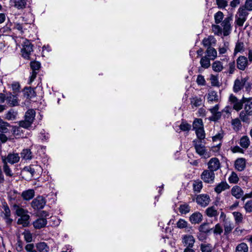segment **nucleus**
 Returning a JSON list of instances; mask_svg holds the SVG:
<instances>
[{
	"mask_svg": "<svg viewBox=\"0 0 252 252\" xmlns=\"http://www.w3.org/2000/svg\"><path fill=\"white\" fill-rule=\"evenodd\" d=\"M193 146L195 149L196 152L200 156L205 158H207L209 155L207 152V150L205 146L202 144V142L200 140H194L193 141Z\"/></svg>",
	"mask_w": 252,
	"mask_h": 252,
	"instance_id": "1",
	"label": "nucleus"
},
{
	"mask_svg": "<svg viewBox=\"0 0 252 252\" xmlns=\"http://www.w3.org/2000/svg\"><path fill=\"white\" fill-rule=\"evenodd\" d=\"M232 21V15H230L222 21L221 25L223 28V34L224 36H227L231 33L232 30L231 23Z\"/></svg>",
	"mask_w": 252,
	"mask_h": 252,
	"instance_id": "2",
	"label": "nucleus"
},
{
	"mask_svg": "<svg viewBox=\"0 0 252 252\" xmlns=\"http://www.w3.org/2000/svg\"><path fill=\"white\" fill-rule=\"evenodd\" d=\"M46 204L44 197L38 196L35 198L31 202V206L34 210H38L43 209Z\"/></svg>",
	"mask_w": 252,
	"mask_h": 252,
	"instance_id": "3",
	"label": "nucleus"
},
{
	"mask_svg": "<svg viewBox=\"0 0 252 252\" xmlns=\"http://www.w3.org/2000/svg\"><path fill=\"white\" fill-rule=\"evenodd\" d=\"M2 162L10 164H14L19 161L20 157L17 153H9L7 156H2Z\"/></svg>",
	"mask_w": 252,
	"mask_h": 252,
	"instance_id": "4",
	"label": "nucleus"
},
{
	"mask_svg": "<svg viewBox=\"0 0 252 252\" xmlns=\"http://www.w3.org/2000/svg\"><path fill=\"white\" fill-rule=\"evenodd\" d=\"M214 171L209 169H206L203 171L201 175V179L206 183L211 184L213 183L215 179Z\"/></svg>",
	"mask_w": 252,
	"mask_h": 252,
	"instance_id": "5",
	"label": "nucleus"
},
{
	"mask_svg": "<svg viewBox=\"0 0 252 252\" xmlns=\"http://www.w3.org/2000/svg\"><path fill=\"white\" fill-rule=\"evenodd\" d=\"M195 239L194 237L189 234H185L182 237V243L185 248L193 247Z\"/></svg>",
	"mask_w": 252,
	"mask_h": 252,
	"instance_id": "6",
	"label": "nucleus"
},
{
	"mask_svg": "<svg viewBox=\"0 0 252 252\" xmlns=\"http://www.w3.org/2000/svg\"><path fill=\"white\" fill-rule=\"evenodd\" d=\"M23 46L22 56L24 58L28 59L30 53L32 51V46L29 40H25L23 42Z\"/></svg>",
	"mask_w": 252,
	"mask_h": 252,
	"instance_id": "7",
	"label": "nucleus"
},
{
	"mask_svg": "<svg viewBox=\"0 0 252 252\" xmlns=\"http://www.w3.org/2000/svg\"><path fill=\"white\" fill-rule=\"evenodd\" d=\"M248 80L247 78H238L234 82L233 86V91L235 93H237L240 91L245 85Z\"/></svg>",
	"mask_w": 252,
	"mask_h": 252,
	"instance_id": "8",
	"label": "nucleus"
},
{
	"mask_svg": "<svg viewBox=\"0 0 252 252\" xmlns=\"http://www.w3.org/2000/svg\"><path fill=\"white\" fill-rule=\"evenodd\" d=\"M40 67V63L38 62H32L31 63V68L32 70V74L30 77V83H32L36 77L38 71Z\"/></svg>",
	"mask_w": 252,
	"mask_h": 252,
	"instance_id": "9",
	"label": "nucleus"
},
{
	"mask_svg": "<svg viewBox=\"0 0 252 252\" xmlns=\"http://www.w3.org/2000/svg\"><path fill=\"white\" fill-rule=\"evenodd\" d=\"M219 106L218 104L216 105L214 107L209 109V111L212 113V116L210 120L213 121H217L219 120L221 116V112L219 111Z\"/></svg>",
	"mask_w": 252,
	"mask_h": 252,
	"instance_id": "10",
	"label": "nucleus"
},
{
	"mask_svg": "<svg viewBox=\"0 0 252 252\" xmlns=\"http://www.w3.org/2000/svg\"><path fill=\"white\" fill-rule=\"evenodd\" d=\"M196 200L197 203L202 207L207 206L210 201V197L207 194L198 195L196 197Z\"/></svg>",
	"mask_w": 252,
	"mask_h": 252,
	"instance_id": "11",
	"label": "nucleus"
},
{
	"mask_svg": "<svg viewBox=\"0 0 252 252\" xmlns=\"http://www.w3.org/2000/svg\"><path fill=\"white\" fill-rule=\"evenodd\" d=\"M206 215L210 218H216L220 214V211L217 205L207 208L205 210Z\"/></svg>",
	"mask_w": 252,
	"mask_h": 252,
	"instance_id": "12",
	"label": "nucleus"
},
{
	"mask_svg": "<svg viewBox=\"0 0 252 252\" xmlns=\"http://www.w3.org/2000/svg\"><path fill=\"white\" fill-rule=\"evenodd\" d=\"M208 169L213 171L218 170L220 167V164L218 158H213L210 159L208 163Z\"/></svg>",
	"mask_w": 252,
	"mask_h": 252,
	"instance_id": "13",
	"label": "nucleus"
},
{
	"mask_svg": "<svg viewBox=\"0 0 252 252\" xmlns=\"http://www.w3.org/2000/svg\"><path fill=\"white\" fill-rule=\"evenodd\" d=\"M252 98V97L246 98L243 97L241 100H238L233 104V108L237 111L240 110L243 107V104L246 103L247 101L251 100Z\"/></svg>",
	"mask_w": 252,
	"mask_h": 252,
	"instance_id": "14",
	"label": "nucleus"
},
{
	"mask_svg": "<svg viewBox=\"0 0 252 252\" xmlns=\"http://www.w3.org/2000/svg\"><path fill=\"white\" fill-rule=\"evenodd\" d=\"M202 214L198 212L193 213L189 217V220L192 224L199 223L202 220Z\"/></svg>",
	"mask_w": 252,
	"mask_h": 252,
	"instance_id": "15",
	"label": "nucleus"
},
{
	"mask_svg": "<svg viewBox=\"0 0 252 252\" xmlns=\"http://www.w3.org/2000/svg\"><path fill=\"white\" fill-rule=\"evenodd\" d=\"M246 159L244 158H237L235 161V168L239 171H243L246 167Z\"/></svg>",
	"mask_w": 252,
	"mask_h": 252,
	"instance_id": "16",
	"label": "nucleus"
},
{
	"mask_svg": "<svg viewBox=\"0 0 252 252\" xmlns=\"http://www.w3.org/2000/svg\"><path fill=\"white\" fill-rule=\"evenodd\" d=\"M237 67L242 70H244L248 65L247 58L244 56L239 57L237 60Z\"/></svg>",
	"mask_w": 252,
	"mask_h": 252,
	"instance_id": "17",
	"label": "nucleus"
},
{
	"mask_svg": "<svg viewBox=\"0 0 252 252\" xmlns=\"http://www.w3.org/2000/svg\"><path fill=\"white\" fill-rule=\"evenodd\" d=\"M231 194L237 199H239L244 195V191L240 187L235 186L231 189Z\"/></svg>",
	"mask_w": 252,
	"mask_h": 252,
	"instance_id": "18",
	"label": "nucleus"
},
{
	"mask_svg": "<svg viewBox=\"0 0 252 252\" xmlns=\"http://www.w3.org/2000/svg\"><path fill=\"white\" fill-rule=\"evenodd\" d=\"M30 216L27 213L26 214L20 216L17 220L18 224H21L23 227H27L29 224Z\"/></svg>",
	"mask_w": 252,
	"mask_h": 252,
	"instance_id": "19",
	"label": "nucleus"
},
{
	"mask_svg": "<svg viewBox=\"0 0 252 252\" xmlns=\"http://www.w3.org/2000/svg\"><path fill=\"white\" fill-rule=\"evenodd\" d=\"M12 209L15 211V214L19 217L22 216L28 213V211L23 209L19 205L14 204L12 206Z\"/></svg>",
	"mask_w": 252,
	"mask_h": 252,
	"instance_id": "20",
	"label": "nucleus"
},
{
	"mask_svg": "<svg viewBox=\"0 0 252 252\" xmlns=\"http://www.w3.org/2000/svg\"><path fill=\"white\" fill-rule=\"evenodd\" d=\"M202 44L204 46L208 47H211V46L216 43V40L215 38L212 36H209L207 38H204L202 40Z\"/></svg>",
	"mask_w": 252,
	"mask_h": 252,
	"instance_id": "21",
	"label": "nucleus"
},
{
	"mask_svg": "<svg viewBox=\"0 0 252 252\" xmlns=\"http://www.w3.org/2000/svg\"><path fill=\"white\" fill-rule=\"evenodd\" d=\"M47 224V220L45 219L40 218L35 220L33 223V226L36 229H40L45 226Z\"/></svg>",
	"mask_w": 252,
	"mask_h": 252,
	"instance_id": "22",
	"label": "nucleus"
},
{
	"mask_svg": "<svg viewBox=\"0 0 252 252\" xmlns=\"http://www.w3.org/2000/svg\"><path fill=\"white\" fill-rule=\"evenodd\" d=\"M35 112L32 109H30L27 111L25 116V120L32 124L34 120Z\"/></svg>",
	"mask_w": 252,
	"mask_h": 252,
	"instance_id": "23",
	"label": "nucleus"
},
{
	"mask_svg": "<svg viewBox=\"0 0 252 252\" xmlns=\"http://www.w3.org/2000/svg\"><path fill=\"white\" fill-rule=\"evenodd\" d=\"M11 1L14 3V6L18 9H23L27 5L26 0H11Z\"/></svg>",
	"mask_w": 252,
	"mask_h": 252,
	"instance_id": "24",
	"label": "nucleus"
},
{
	"mask_svg": "<svg viewBox=\"0 0 252 252\" xmlns=\"http://www.w3.org/2000/svg\"><path fill=\"white\" fill-rule=\"evenodd\" d=\"M32 154L28 149H24L21 153V157L25 160H30L32 158Z\"/></svg>",
	"mask_w": 252,
	"mask_h": 252,
	"instance_id": "25",
	"label": "nucleus"
},
{
	"mask_svg": "<svg viewBox=\"0 0 252 252\" xmlns=\"http://www.w3.org/2000/svg\"><path fill=\"white\" fill-rule=\"evenodd\" d=\"M17 115V111L13 109H10L5 115V118L9 121L16 120Z\"/></svg>",
	"mask_w": 252,
	"mask_h": 252,
	"instance_id": "26",
	"label": "nucleus"
},
{
	"mask_svg": "<svg viewBox=\"0 0 252 252\" xmlns=\"http://www.w3.org/2000/svg\"><path fill=\"white\" fill-rule=\"evenodd\" d=\"M206 56L210 59L214 60L217 57V52L216 50L212 47H208L206 51Z\"/></svg>",
	"mask_w": 252,
	"mask_h": 252,
	"instance_id": "27",
	"label": "nucleus"
},
{
	"mask_svg": "<svg viewBox=\"0 0 252 252\" xmlns=\"http://www.w3.org/2000/svg\"><path fill=\"white\" fill-rule=\"evenodd\" d=\"M34 195V191L33 189H28L24 191L22 193V197L25 200H30L32 199Z\"/></svg>",
	"mask_w": 252,
	"mask_h": 252,
	"instance_id": "28",
	"label": "nucleus"
},
{
	"mask_svg": "<svg viewBox=\"0 0 252 252\" xmlns=\"http://www.w3.org/2000/svg\"><path fill=\"white\" fill-rule=\"evenodd\" d=\"M6 100L10 106L18 105V98L16 95L10 94L7 97Z\"/></svg>",
	"mask_w": 252,
	"mask_h": 252,
	"instance_id": "29",
	"label": "nucleus"
},
{
	"mask_svg": "<svg viewBox=\"0 0 252 252\" xmlns=\"http://www.w3.org/2000/svg\"><path fill=\"white\" fill-rule=\"evenodd\" d=\"M228 185L226 182H221L215 189V190L218 193H220L221 191L229 188Z\"/></svg>",
	"mask_w": 252,
	"mask_h": 252,
	"instance_id": "30",
	"label": "nucleus"
},
{
	"mask_svg": "<svg viewBox=\"0 0 252 252\" xmlns=\"http://www.w3.org/2000/svg\"><path fill=\"white\" fill-rule=\"evenodd\" d=\"M239 144L242 148H248L250 144L249 138L247 136H243L240 139Z\"/></svg>",
	"mask_w": 252,
	"mask_h": 252,
	"instance_id": "31",
	"label": "nucleus"
},
{
	"mask_svg": "<svg viewBox=\"0 0 252 252\" xmlns=\"http://www.w3.org/2000/svg\"><path fill=\"white\" fill-rule=\"evenodd\" d=\"M210 60L206 56L202 57L200 61L201 66L204 68H208L211 65Z\"/></svg>",
	"mask_w": 252,
	"mask_h": 252,
	"instance_id": "32",
	"label": "nucleus"
},
{
	"mask_svg": "<svg viewBox=\"0 0 252 252\" xmlns=\"http://www.w3.org/2000/svg\"><path fill=\"white\" fill-rule=\"evenodd\" d=\"M37 250L39 252H48L49 247L45 242H40L36 245Z\"/></svg>",
	"mask_w": 252,
	"mask_h": 252,
	"instance_id": "33",
	"label": "nucleus"
},
{
	"mask_svg": "<svg viewBox=\"0 0 252 252\" xmlns=\"http://www.w3.org/2000/svg\"><path fill=\"white\" fill-rule=\"evenodd\" d=\"M198 229L200 232L208 234L213 228H209L208 223H204L199 226Z\"/></svg>",
	"mask_w": 252,
	"mask_h": 252,
	"instance_id": "34",
	"label": "nucleus"
},
{
	"mask_svg": "<svg viewBox=\"0 0 252 252\" xmlns=\"http://www.w3.org/2000/svg\"><path fill=\"white\" fill-rule=\"evenodd\" d=\"M1 209L2 210V212L4 214V217L11 216L10 210L7 204L5 201L2 202Z\"/></svg>",
	"mask_w": 252,
	"mask_h": 252,
	"instance_id": "35",
	"label": "nucleus"
},
{
	"mask_svg": "<svg viewBox=\"0 0 252 252\" xmlns=\"http://www.w3.org/2000/svg\"><path fill=\"white\" fill-rule=\"evenodd\" d=\"M248 11L247 9L245 8V7H240L238 9V17L245 19V20L247 19V17L249 14V13L248 12Z\"/></svg>",
	"mask_w": 252,
	"mask_h": 252,
	"instance_id": "36",
	"label": "nucleus"
},
{
	"mask_svg": "<svg viewBox=\"0 0 252 252\" xmlns=\"http://www.w3.org/2000/svg\"><path fill=\"white\" fill-rule=\"evenodd\" d=\"M224 235H227L230 233L234 228L232 223L229 221L225 222L224 223Z\"/></svg>",
	"mask_w": 252,
	"mask_h": 252,
	"instance_id": "37",
	"label": "nucleus"
},
{
	"mask_svg": "<svg viewBox=\"0 0 252 252\" xmlns=\"http://www.w3.org/2000/svg\"><path fill=\"white\" fill-rule=\"evenodd\" d=\"M248 247L245 243H241L236 248L235 252H248Z\"/></svg>",
	"mask_w": 252,
	"mask_h": 252,
	"instance_id": "38",
	"label": "nucleus"
},
{
	"mask_svg": "<svg viewBox=\"0 0 252 252\" xmlns=\"http://www.w3.org/2000/svg\"><path fill=\"white\" fill-rule=\"evenodd\" d=\"M25 95L28 98H31L35 96L36 94L33 89L31 88H27L25 90Z\"/></svg>",
	"mask_w": 252,
	"mask_h": 252,
	"instance_id": "39",
	"label": "nucleus"
},
{
	"mask_svg": "<svg viewBox=\"0 0 252 252\" xmlns=\"http://www.w3.org/2000/svg\"><path fill=\"white\" fill-rule=\"evenodd\" d=\"M251 100L247 101L245 103L244 112H246L248 115H252V102H250Z\"/></svg>",
	"mask_w": 252,
	"mask_h": 252,
	"instance_id": "40",
	"label": "nucleus"
},
{
	"mask_svg": "<svg viewBox=\"0 0 252 252\" xmlns=\"http://www.w3.org/2000/svg\"><path fill=\"white\" fill-rule=\"evenodd\" d=\"M10 125L6 122L3 121L0 119V131L3 133H6L8 131L7 127L9 126Z\"/></svg>",
	"mask_w": 252,
	"mask_h": 252,
	"instance_id": "41",
	"label": "nucleus"
},
{
	"mask_svg": "<svg viewBox=\"0 0 252 252\" xmlns=\"http://www.w3.org/2000/svg\"><path fill=\"white\" fill-rule=\"evenodd\" d=\"M218 97L217 93L215 91H211L208 94V100L209 102L218 101Z\"/></svg>",
	"mask_w": 252,
	"mask_h": 252,
	"instance_id": "42",
	"label": "nucleus"
},
{
	"mask_svg": "<svg viewBox=\"0 0 252 252\" xmlns=\"http://www.w3.org/2000/svg\"><path fill=\"white\" fill-rule=\"evenodd\" d=\"M212 68L215 71L220 72L223 69L221 63L220 61H216L212 64Z\"/></svg>",
	"mask_w": 252,
	"mask_h": 252,
	"instance_id": "43",
	"label": "nucleus"
},
{
	"mask_svg": "<svg viewBox=\"0 0 252 252\" xmlns=\"http://www.w3.org/2000/svg\"><path fill=\"white\" fill-rule=\"evenodd\" d=\"M193 190L195 191L199 192L202 188V183L199 180L194 181L193 182Z\"/></svg>",
	"mask_w": 252,
	"mask_h": 252,
	"instance_id": "44",
	"label": "nucleus"
},
{
	"mask_svg": "<svg viewBox=\"0 0 252 252\" xmlns=\"http://www.w3.org/2000/svg\"><path fill=\"white\" fill-rule=\"evenodd\" d=\"M212 246L210 244H201L200 250L202 252H212Z\"/></svg>",
	"mask_w": 252,
	"mask_h": 252,
	"instance_id": "45",
	"label": "nucleus"
},
{
	"mask_svg": "<svg viewBox=\"0 0 252 252\" xmlns=\"http://www.w3.org/2000/svg\"><path fill=\"white\" fill-rule=\"evenodd\" d=\"M191 104L196 107H199L202 104V99L200 97H193L191 99Z\"/></svg>",
	"mask_w": 252,
	"mask_h": 252,
	"instance_id": "46",
	"label": "nucleus"
},
{
	"mask_svg": "<svg viewBox=\"0 0 252 252\" xmlns=\"http://www.w3.org/2000/svg\"><path fill=\"white\" fill-rule=\"evenodd\" d=\"M190 211V207L187 204H182L179 207V212L182 214H186Z\"/></svg>",
	"mask_w": 252,
	"mask_h": 252,
	"instance_id": "47",
	"label": "nucleus"
},
{
	"mask_svg": "<svg viewBox=\"0 0 252 252\" xmlns=\"http://www.w3.org/2000/svg\"><path fill=\"white\" fill-rule=\"evenodd\" d=\"M193 128L195 130L203 128L202 120L200 119H196L193 123Z\"/></svg>",
	"mask_w": 252,
	"mask_h": 252,
	"instance_id": "48",
	"label": "nucleus"
},
{
	"mask_svg": "<svg viewBox=\"0 0 252 252\" xmlns=\"http://www.w3.org/2000/svg\"><path fill=\"white\" fill-rule=\"evenodd\" d=\"M3 163V172H4L5 174L7 176L9 177H12L13 176V173L12 172V170L10 168L9 166L7 164V163L5 162H2Z\"/></svg>",
	"mask_w": 252,
	"mask_h": 252,
	"instance_id": "49",
	"label": "nucleus"
},
{
	"mask_svg": "<svg viewBox=\"0 0 252 252\" xmlns=\"http://www.w3.org/2000/svg\"><path fill=\"white\" fill-rule=\"evenodd\" d=\"M195 133L198 140L201 141L205 138V134L203 128L196 129Z\"/></svg>",
	"mask_w": 252,
	"mask_h": 252,
	"instance_id": "50",
	"label": "nucleus"
},
{
	"mask_svg": "<svg viewBox=\"0 0 252 252\" xmlns=\"http://www.w3.org/2000/svg\"><path fill=\"white\" fill-rule=\"evenodd\" d=\"M33 165H31L29 166H26L23 169V171L29 172L33 176L35 172V169L33 167ZM36 170H37L38 168H39L38 165H35Z\"/></svg>",
	"mask_w": 252,
	"mask_h": 252,
	"instance_id": "51",
	"label": "nucleus"
},
{
	"mask_svg": "<svg viewBox=\"0 0 252 252\" xmlns=\"http://www.w3.org/2000/svg\"><path fill=\"white\" fill-rule=\"evenodd\" d=\"M223 138V134L222 133H219L217 134H216L215 136L213 137V141L214 142H219V143H217L216 146H219L220 145V141Z\"/></svg>",
	"mask_w": 252,
	"mask_h": 252,
	"instance_id": "52",
	"label": "nucleus"
},
{
	"mask_svg": "<svg viewBox=\"0 0 252 252\" xmlns=\"http://www.w3.org/2000/svg\"><path fill=\"white\" fill-rule=\"evenodd\" d=\"M214 17L215 20V23L216 24H219L222 21L223 19V14L221 11H218L215 14Z\"/></svg>",
	"mask_w": 252,
	"mask_h": 252,
	"instance_id": "53",
	"label": "nucleus"
},
{
	"mask_svg": "<svg viewBox=\"0 0 252 252\" xmlns=\"http://www.w3.org/2000/svg\"><path fill=\"white\" fill-rule=\"evenodd\" d=\"M213 32L217 35H220L222 34V29L219 25H213L212 26Z\"/></svg>",
	"mask_w": 252,
	"mask_h": 252,
	"instance_id": "54",
	"label": "nucleus"
},
{
	"mask_svg": "<svg viewBox=\"0 0 252 252\" xmlns=\"http://www.w3.org/2000/svg\"><path fill=\"white\" fill-rule=\"evenodd\" d=\"M250 116V115H248L247 114H246V112H244L243 111H242L240 113L239 117L241 120L243 122L249 123V116Z\"/></svg>",
	"mask_w": 252,
	"mask_h": 252,
	"instance_id": "55",
	"label": "nucleus"
},
{
	"mask_svg": "<svg viewBox=\"0 0 252 252\" xmlns=\"http://www.w3.org/2000/svg\"><path fill=\"white\" fill-rule=\"evenodd\" d=\"M188 222L183 219H180L177 222V226L179 228H184L188 227Z\"/></svg>",
	"mask_w": 252,
	"mask_h": 252,
	"instance_id": "56",
	"label": "nucleus"
},
{
	"mask_svg": "<svg viewBox=\"0 0 252 252\" xmlns=\"http://www.w3.org/2000/svg\"><path fill=\"white\" fill-rule=\"evenodd\" d=\"M213 229V232L215 234L220 235L223 232V229L220 223H217Z\"/></svg>",
	"mask_w": 252,
	"mask_h": 252,
	"instance_id": "57",
	"label": "nucleus"
},
{
	"mask_svg": "<svg viewBox=\"0 0 252 252\" xmlns=\"http://www.w3.org/2000/svg\"><path fill=\"white\" fill-rule=\"evenodd\" d=\"M244 50V43L242 42H238L235 48V53L241 52Z\"/></svg>",
	"mask_w": 252,
	"mask_h": 252,
	"instance_id": "58",
	"label": "nucleus"
},
{
	"mask_svg": "<svg viewBox=\"0 0 252 252\" xmlns=\"http://www.w3.org/2000/svg\"><path fill=\"white\" fill-rule=\"evenodd\" d=\"M32 124L27 121L26 120L21 121L19 122V126L21 127H23L24 128L28 129L30 127H31Z\"/></svg>",
	"mask_w": 252,
	"mask_h": 252,
	"instance_id": "59",
	"label": "nucleus"
},
{
	"mask_svg": "<svg viewBox=\"0 0 252 252\" xmlns=\"http://www.w3.org/2000/svg\"><path fill=\"white\" fill-rule=\"evenodd\" d=\"M238 181L239 178L237 175L235 173L232 172L231 175L229 178V181L230 183H236L238 182Z\"/></svg>",
	"mask_w": 252,
	"mask_h": 252,
	"instance_id": "60",
	"label": "nucleus"
},
{
	"mask_svg": "<svg viewBox=\"0 0 252 252\" xmlns=\"http://www.w3.org/2000/svg\"><path fill=\"white\" fill-rule=\"evenodd\" d=\"M232 125H233L234 128L239 129L241 126V123L240 120L236 118L232 120Z\"/></svg>",
	"mask_w": 252,
	"mask_h": 252,
	"instance_id": "61",
	"label": "nucleus"
},
{
	"mask_svg": "<svg viewBox=\"0 0 252 252\" xmlns=\"http://www.w3.org/2000/svg\"><path fill=\"white\" fill-rule=\"evenodd\" d=\"M217 4L219 8H223L227 5V1L226 0H216Z\"/></svg>",
	"mask_w": 252,
	"mask_h": 252,
	"instance_id": "62",
	"label": "nucleus"
},
{
	"mask_svg": "<svg viewBox=\"0 0 252 252\" xmlns=\"http://www.w3.org/2000/svg\"><path fill=\"white\" fill-rule=\"evenodd\" d=\"M23 234L25 240L27 242H31L32 241V235L29 231H25Z\"/></svg>",
	"mask_w": 252,
	"mask_h": 252,
	"instance_id": "63",
	"label": "nucleus"
},
{
	"mask_svg": "<svg viewBox=\"0 0 252 252\" xmlns=\"http://www.w3.org/2000/svg\"><path fill=\"white\" fill-rule=\"evenodd\" d=\"M244 7L248 11H252V0H246Z\"/></svg>",
	"mask_w": 252,
	"mask_h": 252,
	"instance_id": "64",
	"label": "nucleus"
}]
</instances>
